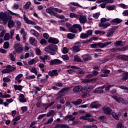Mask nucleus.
Returning <instances> with one entry per match:
<instances>
[{"instance_id": "obj_49", "label": "nucleus", "mask_w": 128, "mask_h": 128, "mask_svg": "<svg viewBox=\"0 0 128 128\" xmlns=\"http://www.w3.org/2000/svg\"><path fill=\"white\" fill-rule=\"evenodd\" d=\"M70 32H73L74 34H76V29L74 28L72 26L71 27V28L69 30Z\"/></svg>"}, {"instance_id": "obj_39", "label": "nucleus", "mask_w": 128, "mask_h": 128, "mask_svg": "<svg viewBox=\"0 0 128 128\" xmlns=\"http://www.w3.org/2000/svg\"><path fill=\"white\" fill-rule=\"evenodd\" d=\"M30 72H33V74H35L36 76V74H38V70H36V69L34 67L32 68Z\"/></svg>"}, {"instance_id": "obj_18", "label": "nucleus", "mask_w": 128, "mask_h": 128, "mask_svg": "<svg viewBox=\"0 0 128 128\" xmlns=\"http://www.w3.org/2000/svg\"><path fill=\"white\" fill-rule=\"evenodd\" d=\"M30 32L32 34H33V36H35L36 38H40V33L36 31V30L32 29Z\"/></svg>"}, {"instance_id": "obj_40", "label": "nucleus", "mask_w": 128, "mask_h": 128, "mask_svg": "<svg viewBox=\"0 0 128 128\" xmlns=\"http://www.w3.org/2000/svg\"><path fill=\"white\" fill-rule=\"evenodd\" d=\"M114 30L109 31L106 34V36L108 38H110V36H114Z\"/></svg>"}, {"instance_id": "obj_57", "label": "nucleus", "mask_w": 128, "mask_h": 128, "mask_svg": "<svg viewBox=\"0 0 128 128\" xmlns=\"http://www.w3.org/2000/svg\"><path fill=\"white\" fill-rule=\"evenodd\" d=\"M46 43H47L46 40L44 39H42L40 40V44H41L42 46H44V44H46Z\"/></svg>"}, {"instance_id": "obj_23", "label": "nucleus", "mask_w": 128, "mask_h": 128, "mask_svg": "<svg viewBox=\"0 0 128 128\" xmlns=\"http://www.w3.org/2000/svg\"><path fill=\"white\" fill-rule=\"evenodd\" d=\"M54 12V8L52 7H49L47 8H46V12L48 14H51L52 16V13Z\"/></svg>"}, {"instance_id": "obj_14", "label": "nucleus", "mask_w": 128, "mask_h": 128, "mask_svg": "<svg viewBox=\"0 0 128 128\" xmlns=\"http://www.w3.org/2000/svg\"><path fill=\"white\" fill-rule=\"evenodd\" d=\"M24 20L26 22V24H34V26L36 24V22L28 20V18H26V16H24Z\"/></svg>"}, {"instance_id": "obj_46", "label": "nucleus", "mask_w": 128, "mask_h": 128, "mask_svg": "<svg viewBox=\"0 0 128 128\" xmlns=\"http://www.w3.org/2000/svg\"><path fill=\"white\" fill-rule=\"evenodd\" d=\"M68 48L66 47H64L62 50V52L63 54H68Z\"/></svg>"}, {"instance_id": "obj_5", "label": "nucleus", "mask_w": 128, "mask_h": 128, "mask_svg": "<svg viewBox=\"0 0 128 128\" xmlns=\"http://www.w3.org/2000/svg\"><path fill=\"white\" fill-rule=\"evenodd\" d=\"M72 50L74 52H78L80 50V42H77L72 47Z\"/></svg>"}, {"instance_id": "obj_38", "label": "nucleus", "mask_w": 128, "mask_h": 128, "mask_svg": "<svg viewBox=\"0 0 128 128\" xmlns=\"http://www.w3.org/2000/svg\"><path fill=\"white\" fill-rule=\"evenodd\" d=\"M122 41L118 40L116 42L115 45L116 46H122Z\"/></svg>"}, {"instance_id": "obj_15", "label": "nucleus", "mask_w": 128, "mask_h": 128, "mask_svg": "<svg viewBox=\"0 0 128 128\" xmlns=\"http://www.w3.org/2000/svg\"><path fill=\"white\" fill-rule=\"evenodd\" d=\"M92 90H94V86H84V92H92Z\"/></svg>"}, {"instance_id": "obj_48", "label": "nucleus", "mask_w": 128, "mask_h": 128, "mask_svg": "<svg viewBox=\"0 0 128 128\" xmlns=\"http://www.w3.org/2000/svg\"><path fill=\"white\" fill-rule=\"evenodd\" d=\"M112 116H113V118L115 120H119L118 116L116 115V114L115 112H112Z\"/></svg>"}, {"instance_id": "obj_62", "label": "nucleus", "mask_w": 128, "mask_h": 128, "mask_svg": "<svg viewBox=\"0 0 128 128\" xmlns=\"http://www.w3.org/2000/svg\"><path fill=\"white\" fill-rule=\"evenodd\" d=\"M4 34H6V30H2V32H0V38H4Z\"/></svg>"}, {"instance_id": "obj_12", "label": "nucleus", "mask_w": 128, "mask_h": 128, "mask_svg": "<svg viewBox=\"0 0 128 128\" xmlns=\"http://www.w3.org/2000/svg\"><path fill=\"white\" fill-rule=\"evenodd\" d=\"M102 110H104V114H112V108L110 107H104L102 108Z\"/></svg>"}, {"instance_id": "obj_24", "label": "nucleus", "mask_w": 128, "mask_h": 128, "mask_svg": "<svg viewBox=\"0 0 128 128\" xmlns=\"http://www.w3.org/2000/svg\"><path fill=\"white\" fill-rule=\"evenodd\" d=\"M20 34H22L23 40H26V36L28 34L24 31V29L22 28L20 30Z\"/></svg>"}, {"instance_id": "obj_32", "label": "nucleus", "mask_w": 128, "mask_h": 128, "mask_svg": "<svg viewBox=\"0 0 128 128\" xmlns=\"http://www.w3.org/2000/svg\"><path fill=\"white\" fill-rule=\"evenodd\" d=\"M46 116L48 118L50 117V116H54V110H51L50 111H49L47 114H46Z\"/></svg>"}, {"instance_id": "obj_19", "label": "nucleus", "mask_w": 128, "mask_h": 128, "mask_svg": "<svg viewBox=\"0 0 128 128\" xmlns=\"http://www.w3.org/2000/svg\"><path fill=\"white\" fill-rule=\"evenodd\" d=\"M6 67L8 69L9 72H14V70H16V67H14L11 65H7Z\"/></svg>"}, {"instance_id": "obj_53", "label": "nucleus", "mask_w": 128, "mask_h": 128, "mask_svg": "<svg viewBox=\"0 0 128 128\" xmlns=\"http://www.w3.org/2000/svg\"><path fill=\"white\" fill-rule=\"evenodd\" d=\"M86 34L88 35V37H89L90 36H92V30H87Z\"/></svg>"}, {"instance_id": "obj_52", "label": "nucleus", "mask_w": 128, "mask_h": 128, "mask_svg": "<svg viewBox=\"0 0 128 128\" xmlns=\"http://www.w3.org/2000/svg\"><path fill=\"white\" fill-rule=\"evenodd\" d=\"M70 16L72 18H78V16L76 14L72 12L70 13Z\"/></svg>"}, {"instance_id": "obj_47", "label": "nucleus", "mask_w": 128, "mask_h": 128, "mask_svg": "<svg viewBox=\"0 0 128 128\" xmlns=\"http://www.w3.org/2000/svg\"><path fill=\"white\" fill-rule=\"evenodd\" d=\"M2 80L4 82H8L10 81V78L8 77H4Z\"/></svg>"}, {"instance_id": "obj_7", "label": "nucleus", "mask_w": 128, "mask_h": 128, "mask_svg": "<svg viewBox=\"0 0 128 128\" xmlns=\"http://www.w3.org/2000/svg\"><path fill=\"white\" fill-rule=\"evenodd\" d=\"M91 108H100V104L98 102H92L90 104Z\"/></svg>"}, {"instance_id": "obj_59", "label": "nucleus", "mask_w": 128, "mask_h": 128, "mask_svg": "<svg viewBox=\"0 0 128 128\" xmlns=\"http://www.w3.org/2000/svg\"><path fill=\"white\" fill-rule=\"evenodd\" d=\"M10 38L11 40H12V36H14V30H12L10 31Z\"/></svg>"}, {"instance_id": "obj_63", "label": "nucleus", "mask_w": 128, "mask_h": 128, "mask_svg": "<svg viewBox=\"0 0 128 128\" xmlns=\"http://www.w3.org/2000/svg\"><path fill=\"white\" fill-rule=\"evenodd\" d=\"M100 14L99 12L93 14V18H98V16H100Z\"/></svg>"}, {"instance_id": "obj_8", "label": "nucleus", "mask_w": 128, "mask_h": 128, "mask_svg": "<svg viewBox=\"0 0 128 128\" xmlns=\"http://www.w3.org/2000/svg\"><path fill=\"white\" fill-rule=\"evenodd\" d=\"M48 74V76L52 78H54V76H58V72L57 70H54L52 71H50Z\"/></svg>"}, {"instance_id": "obj_60", "label": "nucleus", "mask_w": 128, "mask_h": 128, "mask_svg": "<svg viewBox=\"0 0 128 128\" xmlns=\"http://www.w3.org/2000/svg\"><path fill=\"white\" fill-rule=\"evenodd\" d=\"M43 37L46 40H48V38H50V35H48V33H44L43 34Z\"/></svg>"}, {"instance_id": "obj_43", "label": "nucleus", "mask_w": 128, "mask_h": 128, "mask_svg": "<svg viewBox=\"0 0 128 128\" xmlns=\"http://www.w3.org/2000/svg\"><path fill=\"white\" fill-rule=\"evenodd\" d=\"M106 34V32L104 31H101V30H96L95 31V34Z\"/></svg>"}, {"instance_id": "obj_10", "label": "nucleus", "mask_w": 128, "mask_h": 128, "mask_svg": "<svg viewBox=\"0 0 128 128\" xmlns=\"http://www.w3.org/2000/svg\"><path fill=\"white\" fill-rule=\"evenodd\" d=\"M59 42L58 38H52V37H50L48 40V42H50V44H58Z\"/></svg>"}, {"instance_id": "obj_33", "label": "nucleus", "mask_w": 128, "mask_h": 128, "mask_svg": "<svg viewBox=\"0 0 128 128\" xmlns=\"http://www.w3.org/2000/svg\"><path fill=\"white\" fill-rule=\"evenodd\" d=\"M10 38V34H6L4 38V40H9Z\"/></svg>"}, {"instance_id": "obj_31", "label": "nucleus", "mask_w": 128, "mask_h": 128, "mask_svg": "<svg viewBox=\"0 0 128 128\" xmlns=\"http://www.w3.org/2000/svg\"><path fill=\"white\" fill-rule=\"evenodd\" d=\"M128 50V45L120 48H118V50H119V52H126V50Z\"/></svg>"}, {"instance_id": "obj_13", "label": "nucleus", "mask_w": 128, "mask_h": 128, "mask_svg": "<svg viewBox=\"0 0 128 128\" xmlns=\"http://www.w3.org/2000/svg\"><path fill=\"white\" fill-rule=\"evenodd\" d=\"M82 86H77L74 88L73 92L75 93L80 92H82Z\"/></svg>"}, {"instance_id": "obj_44", "label": "nucleus", "mask_w": 128, "mask_h": 128, "mask_svg": "<svg viewBox=\"0 0 128 128\" xmlns=\"http://www.w3.org/2000/svg\"><path fill=\"white\" fill-rule=\"evenodd\" d=\"M68 90H70V88L68 87H66L64 88H63L62 89L60 92V94H62V92H68Z\"/></svg>"}, {"instance_id": "obj_27", "label": "nucleus", "mask_w": 128, "mask_h": 128, "mask_svg": "<svg viewBox=\"0 0 128 128\" xmlns=\"http://www.w3.org/2000/svg\"><path fill=\"white\" fill-rule=\"evenodd\" d=\"M94 94H102V88H96L95 90H94Z\"/></svg>"}, {"instance_id": "obj_42", "label": "nucleus", "mask_w": 128, "mask_h": 128, "mask_svg": "<svg viewBox=\"0 0 128 128\" xmlns=\"http://www.w3.org/2000/svg\"><path fill=\"white\" fill-rule=\"evenodd\" d=\"M26 80H34V78H36V76L34 75H28L26 76Z\"/></svg>"}, {"instance_id": "obj_34", "label": "nucleus", "mask_w": 128, "mask_h": 128, "mask_svg": "<svg viewBox=\"0 0 128 128\" xmlns=\"http://www.w3.org/2000/svg\"><path fill=\"white\" fill-rule=\"evenodd\" d=\"M30 4H32V2H28L24 6V8L26 10H28L30 6Z\"/></svg>"}, {"instance_id": "obj_11", "label": "nucleus", "mask_w": 128, "mask_h": 128, "mask_svg": "<svg viewBox=\"0 0 128 128\" xmlns=\"http://www.w3.org/2000/svg\"><path fill=\"white\" fill-rule=\"evenodd\" d=\"M83 60L84 62H88V60H92V56L90 54H86L82 56Z\"/></svg>"}, {"instance_id": "obj_1", "label": "nucleus", "mask_w": 128, "mask_h": 128, "mask_svg": "<svg viewBox=\"0 0 128 128\" xmlns=\"http://www.w3.org/2000/svg\"><path fill=\"white\" fill-rule=\"evenodd\" d=\"M12 16L9 15L8 12H1L0 13V20H2L4 24H6L9 20H12Z\"/></svg>"}, {"instance_id": "obj_41", "label": "nucleus", "mask_w": 128, "mask_h": 128, "mask_svg": "<svg viewBox=\"0 0 128 128\" xmlns=\"http://www.w3.org/2000/svg\"><path fill=\"white\" fill-rule=\"evenodd\" d=\"M40 60H42L43 62H46V60H48V56L44 55V56H40Z\"/></svg>"}, {"instance_id": "obj_21", "label": "nucleus", "mask_w": 128, "mask_h": 128, "mask_svg": "<svg viewBox=\"0 0 128 128\" xmlns=\"http://www.w3.org/2000/svg\"><path fill=\"white\" fill-rule=\"evenodd\" d=\"M36 42H37L34 38L30 37V44H32V46H35V44H36Z\"/></svg>"}, {"instance_id": "obj_50", "label": "nucleus", "mask_w": 128, "mask_h": 128, "mask_svg": "<svg viewBox=\"0 0 128 128\" xmlns=\"http://www.w3.org/2000/svg\"><path fill=\"white\" fill-rule=\"evenodd\" d=\"M54 122V119L52 118H50L48 120L44 122V124H52V122Z\"/></svg>"}, {"instance_id": "obj_37", "label": "nucleus", "mask_w": 128, "mask_h": 128, "mask_svg": "<svg viewBox=\"0 0 128 128\" xmlns=\"http://www.w3.org/2000/svg\"><path fill=\"white\" fill-rule=\"evenodd\" d=\"M120 58L122 60H128V56L126 55H122L119 56Z\"/></svg>"}, {"instance_id": "obj_45", "label": "nucleus", "mask_w": 128, "mask_h": 128, "mask_svg": "<svg viewBox=\"0 0 128 128\" xmlns=\"http://www.w3.org/2000/svg\"><path fill=\"white\" fill-rule=\"evenodd\" d=\"M4 48L5 49L8 48H10V43L8 42H6L4 43Z\"/></svg>"}, {"instance_id": "obj_64", "label": "nucleus", "mask_w": 128, "mask_h": 128, "mask_svg": "<svg viewBox=\"0 0 128 128\" xmlns=\"http://www.w3.org/2000/svg\"><path fill=\"white\" fill-rule=\"evenodd\" d=\"M123 16H128V10H125L123 12H122Z\"/></svg>"}, {"instance_id": "obj_20", "label": "nucleus", "mask_w": 128, "mask_h": 128, "mask_svg": "<svg viewBox=\"0 0 128 128\" xmlns=\"http://www.w3.org/2000/svg\"><path fill=\"white\" fill-rule=\"evenodd\" d=\"M99 26L102 28H106L108 26H110V24L108 23L106 24H104V23H100Z\"/></svg>"}, {"instance_id": "obj_2", "label": "nucleus", "mask_w": 128, "mask_h": 128, "mask_svg": "<svg viewBox=\"0 0 128 128\" xmlns=\"http://www.w3.org/2000/svg\"><path fill=\"white\" fill-rule=\"evenodd\" d=\"M58 50V46L55 44H50L48 46H46L44 48L45 52L50 54L52 56H54L56 52Z\"/></svg>"}, {"instance_id": "obj_4", "label": "nucleus", "mask_w": 128, "mask_h": 128, "mask_svg": "<svg viewBox=\"0 0 128 128\" xmlns=\"http://www.w3.org/2000/svg\"><path fill=\"white\" fill-rule=\"evenodd\" d=\"M14 48L17 54H22L24 52V47L19 43H16L14 45Z\"/></svg>"}, {"instance_id": "obj_30", "label": "nucleus", "mask_w": 128, "mask_h": 128, "mask_svg": "<svg viewBox=\"0 0 128 128\" xmlns=\"http://www.w3.org/2000/svg\"><path fill=\"white\" fill-rule=\"evenodd\" d=\"M14 88L16 90H22V86L20 85L18 86L16 84H14Z\"/></svg>"}, {"instance_id": "obj_16", "label": "nucleus", "mask_w": 128, "mask_h": 128, "mask_svg": "<svg viewBox=\"0 0 128 128\" xmlns=\"http://www.w3.org/2000/svg\"><path fill=\"white\" fill-rule=\"evenodd\" d=\"M15 24H16V22L12 20V19L8 20V26L9 28H14Z\"/></svg>"}, {"instance_id": "obj_29", "label": "nucleus", "mask_w": 128, "mask_h": 128, "mask_svg": "<svg viewBox=\"0 0 128 128\" xmlns=\"http://www.w3.org/2000/svg\"><path fill=\"white\" fill-rule=\"evenodd\" d=\"M75 36H76V34H74L69 33L67 34V38L70 40H74Z\"/></svg>"}, {"instance_id": "obj_17", "label": "nucleus", "mask_w": 128, "mask_h": 128, "mask_svg": "<svg viewBox=\"0 0 128 128\" xmlns=\"http://www.w3.org/2000/svg\"><path fill=\"white\" fill-rule=\"evenodd\" d=\"M122 22V20L119 18H116L110 20V22L112 24H120V22Z\"/></svg>"}, {"instance_id": "obj_26", "label": "nucleus", "mask_w": 128, "mask_h": 128, "mask_svg": "<svg viewBox=\"0 0 128 128\" xmlns=\"http://www.w3.org/2000/svg\"><path fill=\"white\" fill-rule=\"evenodd\" d=\"M106 8L108 10H114L116 9V5L106 6Z\"/></svg>"}, {"instance_id": "obj_55", "label": "nucleus", "mask_w": 128, "mask_h": 128, "mask_svg": "<svg viewBox=\"0 0 128 128\" xmlns=\"http://www.w3.org/2000/svg\"><path fill=\"white\" fill-rule=\"evenodd\" d=\"M62 58L64 60H70V58H68V56L66 54L62 56Z\"/></svg>"}, {"instance_id": "obj_51", "label": "nucleus", "mask_w": 128, "mask_h": 128, "mask_svg": "<svg viewBox=\"0 0 128 128\" xmlns=\"http://www.w3.org/2000/svg\"><path fill=\"white\" fill-rule=\"evenodd\" d=\"M2 74H10V72L8 71V68L6 66V68L4 69L2 71Z\"/></svg>"}, {"instance_id": "obj_25", "label": "nucleus", "mask_w": 128, "mask_h": 128, "mask_svg": "<svg viewBox=\"0 0 128 128\" xmlns=\"http://www.w3.org/2000/svg\"><path fill=\"white\" fill-rule=\"evenodd\" d=\"M117 102H122V104H128L126 100H124V98L120 97L118 98V101Z\"/></svg>"}, {"instance_id": "obj_56", "label": "nucleus", "mask_w": 128, "mask_h": 128, "mask_svg": "<svg viewBox=\"0 0 128 128\" xmlns=\"http://www.w3.org/2000/svg\"><path fill=\"white\" fill-rule=\"evenodd\" d=\"M120 88H121L122 90H128V92H127V94H128V87L126 86H120Z\"/></svg>"}, {"instance_id": "obj_28", "label": "nucleus", "mask_w": 128, "mask_h": 128, "mask_svg": "<svg viewBox=\"0 0 128 128\" xmlns=\"http://www.w3.org/2000/svg\"><path fill=\"white\" fill-rule=\"evenodd\" d=\"M82 100L81 99H78L76 101L72 102V104L74 106H78V104H82Z\"/></svg>"}, {"instance_id": "obj_36", "label": "nucleus", "mask_w": 128, "mask_h": 128, "mask_svg": "<svg viewBox=\"0 0 128 128\" xmlns=\"http://www.w3.org/2000/svg\"><path fill=\"white\" fill-rule=\"evenodd\" d=\"M122 80H128V74L126 72L122 74Z\"/></svg>"}, {"instance_id": "obj_6", "label": "nucleus", "mask_w": 128, "mask_h": 128, "mask_svg": "<svg viewBox=\"0 0 128 128\" xmlns=\"http://www.w3.org/2000/svg\"><path fill=\"white\" fill-rule=\"evenodd\" d=\"M62 64V62L58 59H54V60H50V65L54 66V64Z\"/></svg>"}, {"instance_id": "obj_9", "label": "nucleus", "mask_w": 128, "mask_h": 128, "mask_svg": "<svg viewBox=\"0 0 128 128\" xmlns=\"http://www.w3.org/2000/svg\"><path fill=\"white\" fill-rule=\"evenodd\" d=\"M79 22L80 24H86L87 22L86 16L84 15H80L79 16Z\"/></svg>"}, {"instance_id": "obj_58", "label": "nucleus", "mask_w": 128, "mask_h": 128, "mask_svg": "<svg viewBox=\"0 0 128 128\" xmlns=\"http://www.w3.org/2000/svg\"><path fill=\"white\" fill-rule=\"evenodd\" d=\"M103 74H108L110 72V71L108 70L104 69L102 70Z\"/></svg>"}, {"instance_id": "obj_54", "label": "nucleus", "mask_w": 128, "mask_h": 128, "mask_svg": "<svg viewBox=\"0 0 128 128\" xmlns=\"http://www.w3.org/2000/svg\"><path fill=\"white\" fill-rule=\"evenodd\" d=\"M10 58L12 62H14V60H16V57H14V55L12 54H10Z\"/></svg>"}, {"instance_id": "obj_35", "label": "nucleus", "mask_w": 128, "mask_h": 128, "mask_svg": "<svg viewBox=\"0 0 128 128\" xmlns=\"http://www.w3.org/2000/svg\"><path fill=\"white\" fill-rule=\"evenodd\" d=\"M88 36L86 34V33H82L80 35V38L82 39L88 38Z\"/></svg>"}, {"instance_id": "obj_22", "label": "nucleus", "mask_w": 128, "mask_h": 128, "mask_svg": "<svg viewBox=\"0 0 128 128\" xmlns=\"http://www.w3.org/2000/svg\"><path fill=\"white\" fill-rule=\"evenodd\" d=\"M19 101L20 102H26V100L24 98V96L23 94H20L19 96Z\"/></svg>"}, {"instance_id": "obj_61", "label": "nucleus", "mask_w": 128, "mask_h": 128, "mask_svg": "<svg viewBox=\"0 0 128 128\" xmlns=\"http://www.w3.org/2000/svg\"><path fill=\"white\" fill-rule=\"evenodd\" d=\"M20 6L18 4H14L12 6V8L13 10H18V8Z\"/></svg>"}, {"instance_id": "obj_3", "label": "nucleus", "mask_w": 128, "mask_h": 128, "mask_svg": "<svg viewBox=\"0 0 128 128\" xmlns=\"http://www.w3.org/2000/svg\"><path fill=\"white\" fill-rule=\"evenodd\" d=\"M110 44H112V42H106L104 43L98 42L91 44L90 46L92 48H96L98 46H99V48H104L108 46Z\"/></svg>"}]
</instances>
